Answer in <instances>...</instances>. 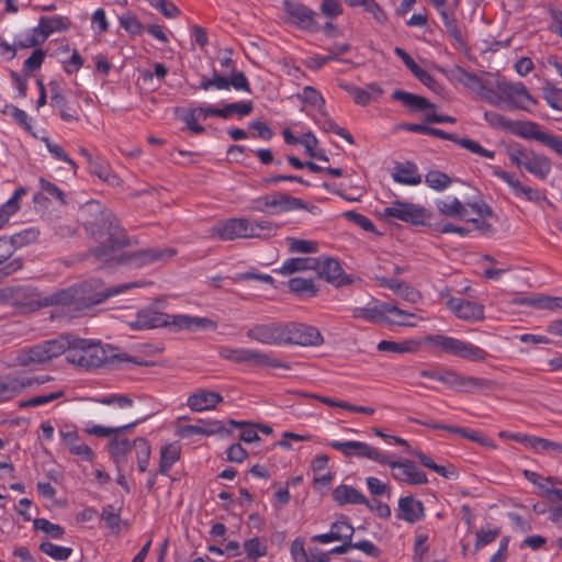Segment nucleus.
I'll use <instances>...</instances> for the list:
<instances>
[{
    "label": "nucleus",
    "instance_id": "nucleus-1",
    "mask_svg": "<svg viewBox=\"0 0 562 562\" xmlns=\"http://www.w3.org/2000/svg\"><path fill=\"white\" fill-rule=\"evenodd\" d=\"M83 225L86 231L100 245L91 247L83 259H93L95 262L108 265H127L134 268L148 266L157 262H165L176 255L173 248H147L134 252L115 256V252L130 245L128 237L119 224L114 214L100 210L99 205L89 203L82 211Z\"/></svg>",
    "mask_w": 562,
    "mask_h": 562
},
{
    "label": "nucleus",
    "instance_id": "nucleus-2",
    "mask_svg": "<svg viewBox=\"0 0 562 562\" xmlns=\"http://www.w3.org/2000/svg\"><path fill=\"white\" fill-rule=\"evenodd\" d=\"M135 286H137L136 283H123L104 288L101 280L93 279L81 283L78 288L63 289L42 295V307L63 306L68 312H80Z\"/></svg>",
    "mask_w": 562,
    "mask_h": 562
},
{
    "label": "nucleus",
    "instance_id": "nucleus-3",
    "mask_svg": "<svg viewBox=\"0 0 562 562\" xmlns=\"http://www.w3.org/2000/svg\"><path fill=\"white\" fill-rule=\"evenodd\" d=\"M69 347L67 348V360L86 369L99 368L102 366L117 367L122 362H130L132 358L126 353L117 352L116 348L106 345L91 344L86 339L66 336Z\"/></svg>",
    "mask_w": 562,
    "mask_h": 562
},
{
    "label": "nucleus",
    "instance_id": "nucleus-4",
    "mask_svg": "<svg viewBox=\"0 0 562 562\" xmlns=\"http://www.w3.org/2000/svg\"><path fill=\"white\" fill-rule=\"evenodd\" d=\"M69 347L67 337L60 336L35 346L23 348L16 352L11 363L13 367L36 368L66 352Z\"/></svg>",
    "mask_w": 562,
    "mask_h": 562
},
{
    "label": "nucleus",
    "instance_id": "nucleus-5",
    "mask_svg": "<svg viewBox=\"0 0 562 562\" xmlns=\"http://www.w3.org/2000/svg\"><path fill=\"white\" fill-rule=\"evenodd\" d=\"M426 342L432 348L440 351L459 357L461 359L472 362H483L487 359L488 353L483 348L459 338L445 335H429L426 337Z\"/></svg>",
    "mask_w": 562,
    "mask_h": 562
},
{
    "label": "nucleus",
    "instance_id": "nucleus-6",
    "mask_svg": "<svg viewBox=\"0 0 562 562\" xmlns=\"http://www.w3.org/2000/svg\"><path fill=\"white\" fill-rule=\"evenodd\" d=\"M415 315L398 308L391 303L373 302L355 311L356 318H362L374 323H387L391 325H406L404 318Z\"/></svg>",
    "mask_w": 562,
    "mask_h": 562
},
{
    "label": "nucleus",
    "instance_id": "nucleus-7",
    "mask_svg": "<svg viewBox=\"0 0 562 562\" xmlns=\"http://www.w3.org/2000/svg\"><path fill=\"white\" fill-rule=\"evenodd\" d=\"M0 302L31 312L42 307V294L31 285L8 286L0 290Z\"/></svg>",
    "mask_w": 562,
    "mask_h": 562
},
{
    "label": "nucleus",
    "instance_id": "nucleus-8",
    "mask_svg": "<svg viewBox=\"0 0 562 562\" xmlns=\"http://www.w3.org/2000/svg\"><path fill=\"white\" fill-rule=\"evenodd\" d=\"M385 217H392L411 225H425L430 213L424 206L404 201H394L384 209Z\"/></svg>",
    "mask_w": 562,
    "mask_h": 562
},
{
    "label": "nucleus",
    "instance_id": "nucleus-9",
    "mask_svg": "<svg viewBox=\"0 0 562 562\" xmlns=\"http://www.w3.org/2000/svg\"><path fill=\"white\" fill-rule=\"evenodd\" d=\"M303 206V200L288 193L274 192L255 200L254 210L271 214L286 213Z\"/></svg>",
    "mask_w": 562,
    "mask_h": 562
},
{
    "label": "nucleus",
    "instance_id": "nucleus-10",
    "mask_svg": "<svg viewBox=\"0 0 562 562\" xmlns=\"http://www.w3.org/2000/svg\"><path fill=\"white\" fill-rule=\"evenodd\" d=\"M329 446L341 452L346 458H367L378 462L379 464L389 462V454L380 451L378 448L371 447L363 441H337L329 442Z\"/></svg>",
    "mask_w": 562,
    "mask_h": 562
},
{
    "label": "nucleus",
    "instance_id": "nucleus-11",
    "mask_svg": "<svg viewBox=\"0 0 562 562\" xmlns=\"http://www.w3.org/2000/svg\"><path fill=\"white\" fill-rule=\"evenodd\" d=\"M324 341L319 330L302 323H284V345L319 346Z\"/></svg>",
    "mask_w": 562,
    "mask_h": 562
},
{
    "label": "nucleus",
    "instance_id": "nucleus-12",
    "mask_svg": "<svg viewBox=\"0 0 562 562\" xmlns=\"http://www.w3.org/2000/svg\"><path fill=\"white\" fill-rule=\"evenodd\" d=\"M496 87L510 109L528 111L529 104L537 103V100L529 93L522 82L498 80Z\"/></svg>",
    "mask_w": 562,
    "mask_h": 562
},
{
    "label": "nucleus",
    "instance_id": "nucleus-13",
    "mask_svg": "<svg viewBox=\"0 0 562 562\" xmlns=\"http://www.w3.org/2000/svg\"><path fill=\"white\" fill-rule=\"evenodd\" d=\"M382 465L390 467L392 477L400 483L408 485H424L428 483L426 473L412 460L393 461L389 457V462L382 463Z\"/></svg>",
    "mask_w": 562,
    "mask_h": 562
},
{
    "label": "nucleus",
    "instance_id": "nucleus-14",
    "mask_svg": "<svg viewBox=\"0 0 562 562\" xmlns=\"http://www.w3.org/2000/svg\"><path fill=\"white\" fill-rule=\"evenodd\" d=\"M283 9L286 13L288 22L296 27L308 31L318 29V24L315 21L316 13L305 4L294 0H284Z\"/></svg>",
    "mask_w": 562,
    "mask_h": 562
},
{
    "label": "nucleus",
    "instance_id": "nucleus-15",
    "mask_svg": "<svg viewBox=\"0 0 562 562\" xmlns=\"http://www.w3.org/2000/svg\"><path fill=\"white\" fill-rule=\"evenodd\" d=\"M246 335L249 339L263 345H284V323L271 322L267 324H256L247 330Z\"/></svg>",
    "mask_w": 562,
    "mask_h": 562
},
{
    "label": "nucleus",
    "instance_id": "nucleus-16",
    "mask_svg": "<svg viewBox=\"0 0 562 562\" xmlns=\"http://www.w3.org/2000/svg\"><path fill=\"white\" fill-rule=\"evenodd\" d=\"M494 176H496L498 179H501L505 183H507L516 196L525 199V200H527L529 202H533V203H541V202L549 203L546 194L542 191H540L539 189L522 184V182L519 181L514 175H512L507 171L501 170V169H496L494 171Z\"/></svg>",
    "mask_w": 562,
    "mask_h": 562
},
{
    "label": "nucleus",
    "instance_id": "nucleus-17",
    "mask_svg": "<svg viewBox=\"0 0 562 562\" xmlns=\"http://www.w3.org/2000/svg\"><path fill=\"white\" fill-rule=\"evenodd\" d=\"M317 263L314 265V271L321 279L338 286L349 284L350 278L344 274V270L337 259L330 257L316 258Z\"/></svg>",
    "mask_w": 562,
    "mask_h": 562
},
{
    "label": "nucleus",
    "instance_id": "nucleus-18",
    "mask_svg": "<svg viewBox=\"0 0 562 562\" xmlns=\"http://www.w3.org/2000/svg\"><path fill=\"white\" fill-rule=\"evenodd\" d=\"M447 306L462 321L474 323L484 319V305L462 297H451Z\"/></svg>",
    "mask_w": 562,
    "mask_h": 562
},
{
    "label": "nucleus",
    "instance_id": "nucleus-19",
    "mask_svg": "<svg viewBox=\"0 0 562 562\" xmlns=\"http://www.w3.org/2000/svg\"><path fill=\"white\" fill-rule=\"evenodd\" d=\"M239 364H249L259 368H280L290 370L291 366L272 356L257 349L241 348Z\"/></svg>",
    "mask_w": 562,
    "mask_h": 562
},
{
    "label": "nucleus",
    "instance_id": "nucleus-20",
    "mask_svg": "<svg viewBox=\"0 0 562 562\" xmlns=\"http://www.w3.org/2000/svg\"><path fill=\"white\" fill-rule=\"evenodd\" d=\"M170 325V315L155 311L154 308L140 310L135 321L130 323L134 330L157 328Z\"/></svg>",
    "mask_w": 562,
    "mask_h": 562
},
{
    "label": "nucleus",
    "instance_id": "nucleus-21",
    "mask_svg": "<svg viewBox=\"0 0 562 562\" xmlns=\"http://www.w3.org/2000/svg\"><path fill=\"white\" fill-rule=\"evenodd\" d=\"M397 506L396 517L408 524H415L425 517L423 502L411 495L401 497Z\"/></svg>",
    "mask_w": 562,
    "mask_h": 562
},
{
    "label": "nucleus",
    "instance_id": "nucleus-22",
    "mask_svg": "<svg viewBox=\"0 0 562 562\" xmlns=\"http://www.w3.org/2000/svg\"><path fill=\"white\" fill-rule=\"evenodd\" d=\"M13 246L5 237H0V281L8 276L19 271L23 267V259L14 257Z\"/></svg>",
    "mask_w": 562,
    "mask_h": 562
},
{
    "label": "nucleus",
    "instance_id": "nucleus-23",
    "mask_svg": "<svg viewBox=\"0 0 562 562\" xmlns=\"http://www.w3.org/2000/svg\"><path fill=\"white\" fill-rule=\"evenodd\" d=\"M223 402V396L214 391L200 390L188 397L187 405L194 412L213 409Z\"/></svg>",
    "mask_w": 562,
    "mask_h": 562
},
{
    "label": "nucleus",
    "instance_id": "nucleus-24",
    "mask_svg": "<svg viewBox=\"0 0 562 562\" xmlns=\"http://www.w3.org/2000/svg\"><path fill=\"white\" fill-rule=\"evenodd\" d=\"M247 225V218H229L213 227L212 234L222 240H233L243 238L244 229Z\"/></svg>",
    "mask_w": 562,
    "mask_h": 562
},
{
    "label": "nucleus",
    "instance_id": "nucleus-25",
    "mask_svg": "<svg viewBox=\"0 0 562 562\" xmlns=\"http://www.w3.org/2000/svg\"><path fill=\"white\" fill-rule=\"evenodd\" d=\"M333 498L339 505L346 504H362L369 509H373V506L368 498L358 490L350 485L341 484L333 491Z\"/></svg>",
    "mask_w": 562,
    "mask_h": 562
},
{
    "label": "nucleus",
    "instance_id": "nucleus-26",
    "mask_svg": "<svg viewBox=\"0 0 562 562\" xmlns=\"http://www.w3.org/2000/svg\"><path fill=\"white\" fill-rule=\"evenodd\" d=\"M32 379H22L19 376L7 375L0 379V402H4L16 396L24 389L32 386Z\"/></svg>",
    "mask_w": 562,
    "mask_h": 562
},
{
    "label": "nucleus",
    "instance_id": "nucleus-27",
    "mask_svg": "<svg viewBox=\"0 0 562 562\" xmlns=\"http://www.w3.org/2000/svg\"><path fill=\"white\" fill-rule=\"evenodd\" d=\"M390 438H392L396 445L409 448V445H408V442L405 439H403L401 437H395V436H390ZM408 452L412 456L416 457L419 460V462L425 468L436 472L440 476L446 477V479H450L451 476L454 475V471L453 470L452 471H448L443 465L437 464L430 457H428L427 454H425L420 450L408 449Z\"/></svg>",
    "mask_w": 562,
    "mask_h": 562
},
{
    "label": "nucleus",
    "instance_id": "nucleus-28",
    "mask_svg": "<svg viewBox=\"0 0 562 562\" xmlns=\"http://www.w3.org/2000/svg\"><path fill=\"white\" fill-rule=\"evenodd\" d=\"M435 205L440 215L449 218L464 220L468 213L465 204L456 196L438 199Z\"/></svg>",
    "mask_w": 562,
    "mask_h": 562
},
{
    "label": "nucleus",
    "instance_id": "nucleus-29",
    "mask_svg": "<svg viewBox=\"0 0 562 562\" xmlns=\"http://www.w3.org/2000/svg\"><path fill=\"white\" fill-rule=\"evenodd\" d=\"M392 177L395 182L405 186H417L422 183V176L418 173L417 166L412 161L396 165Z\"/></svg>",
    "mask_w": 562,
    "mask_h": 562
},
{
    "label": "nucleus",
    "instance_id": "nucleus-30",
    "mask_svg": "<svg viewBox=\"0 0 562 562\" xmlns=\"http://www.w3.org/2000/svg\"><path fill=\"white\" fill-rule=\"evenodd\" d=\"M524 168L536 178L544 180L551 172V161L544 155L530 150Z\"/></svg>",
    "mask_w": 562,
    "mask_h": 562
},
{
    "label": "nucleus",
    "instance_id": "nucleus-31",
    "mask_svg": "<svg viewBox=\"0 0 562 562\" xmlns=\"http://www.w3.org/2000/svg\"><path fill=\"white\" fill-rule=\"evenodd\" d=\"M64 442L69 451L85 461H92L94 453L89 446L80 441L78 432L75 430L60 431Z\"/></svg>",
    "mask_w": 562,
    "mask_h": 562
},
{
    "label": "nucleus",
    "instance_id": "nucleus-32",
    "mask_svg": "<svg viewBox=\"0 0 562 562\" xmlns=\"http://www.w3.org/2000/svg\"><path fill=\"white\" fill-rule=\"evenodd\" d=\"M439 15L441 16L447 34L452 37L458 44L463 45L462 33L458 26L454 10L448 2L443 3L442 7H435Z\"/></svg>",
    "mask_w": 562,
    "mask_h": 562
},
{
    "label": "nucleus",
    "instance_id": "nucleus-33",
    "mask_svg": "<svg viewBox=\"0 0 562 562\" xmlns=\"http://www.w3.org/2000/svg\"><path fill=\"white\" fill-rule=\"evenodd\" d=\"M391 98L395 101L402 102L404 106L415 111L434 110L436 108L435 104L429 102L426 98L404 90H395Z\"/></svg>",
    "mask_w": 562,
    "mask_h": 562
},
{
    "label": "nucleus",
    "instance_id": "nucleus-34",
    "mask_svg": "<svg viewBox=\"0 0 562 562\" xmlns=\"http://www.w3.org/2000/svg\"><path fill=\"white\" fill-rule=\"evenodd\" d=\"M224 430H225V426L220 420L200 419L194 425H188V426L183 427L182 431H183L184 436H191V435L212 436V435L221 434Z\"/></svg>",
    "mask_w": 562,
    "mask_h": 562
},
{
    "label": "nucleus",
    "instance_id": "nucleus-35",
    "mask_svg": "<svg viewBox=\"0 0 562 562\" xmlns=\"http://www.w3.org/2000/svg\"><path fill=\"white\" fill-rule=\"evenodd\" d=\"M170 325L179 329H194V328H215V323L205 317L189 316V315H173L170 316Z\"/></svg>",
    "mask_w": 562,
    "mask_h": 562
},
{
    "label": "nucleus",
    "instance_id": "nucleus-36",
    "mask_svg": "<svg viewBox=\"0 0 562 562\" xmlns=\"http://www.w3.org/2000/svg\"><path fill=\"white\" fill-rule=\"evenodd\" d=\"M181 449L177 442L161 447L158 473L168 475L172 465L180 459Z\"/></svg>",
    "mask_w": 562,
    "mask_h": 562
},
{
    "label": "nucleus",
    "instance_id": "nucleus-37",
    "mask_svg": "<svg viewBox=\"0 0 562 562\" xmlns=\"http://www.w3.org/2000/svg\"><path fill=\"white\" fill-rule=\"evenodd\" d=\"M452 75L454 79L465 86L467 88L480 93L483 90H486V82L483 78L477 76L474 72L467 71L462 67H456L452 70Z\"/></svg>",
    "mask_w": 562,
    "mask_h": 562
},
{
    "label": "nucleus",
    "instance_id": "nucleus-38",
    "mask_svg": "<svg viewBox=\"0 0 562 562\" xmlns=\"http://www.w3.org/2000/svg\"><path fill=\"white\" fill-rule=\"evenodd\" d=\"M69 26V20L60 15L41 16L38 20V27L46 40L55 32L67 31Z\"/></svg>",
    "mask_w": 562,
    "mask_h": 562
},
{
    "label": "nucleus",
    "instance_id": "nucleus-39",
    "mask_svg": "<svg viewBox=\"0 0 562 562\" xmlns=\"http://www.w3.org/2000/svg\"><path fill=\"white\" fill-rule=\"evenodd\" d=\"M109 453L115 464L121 468L127 462V453L132 449V442L126 438L115 436L109 443Z\"/></svg>",
    "mask_w": 562,
    "mask_h": 562
},
{
    "label": "nucleus",
    "instance_id": "nucleus-40",
    "mask_svg": "<svg viewBox=\"0 0 562 562\" xmlns=\"http://www.w3.org/2000/svg\"><path fill=\"white\" fill-rule=\"evenodd\" d=\"M513 132L525 139H533L540 144H542L547 135V132L540 130L539 124L531 121H517Z\"/></svg>",
    "mask_w": 562,
    "mask_h": 562
},
{
    "label": "nucleus",
    "instance_id": "nucleus-41",
    "mask_svg": "<svg viewBox=\"0 0 562 562\" xmlns=\"http://www.w3.org/2000/svg\"><path fill=\"white\" fill-rule=\"evenodd\" d=\"M292 293L300 297H313L318 292V288L312 279L292 278L288 282Z\"/></svg>",
    "mask_w": 562,
    "mask_h": 562
},
{
    "label": "nucleus",
    "instance_id": "nucleus-42",
    "mask_svg": "<svg viewBox=\"0 0 562 562\" xmlns=\"http://www.w3.org/2000/svg\"><path fill=\"white\" fill-rule=\"evenodd\" d=\"M315 263H317L316 258H290L283 262L278 272L288 276L299 271L314 270Z\"/></svg>",
    "mask_w": 562,
    "mask_h": 562
},
{
    "label": "nucleus",
    "instance_id": "nucleus-43",
    "mask_svg": "<svg viewBox=\"0 0 562 562\" xmlns=\"http://www.w3.org/2000/svg\"><path fill=\"white\" fill-rule=\"evenodd\" d=\"M492 386L493 382L491 380L461 374L457 392L473 393L476 391L490 390Z\"/></svg>",
    "mask_w": 562,
    "mask_h": 562
},
{
    "label": "nucleus",
    "instance_id": "nucleus-44",
    "mask_svg": "<svg viewBox=\"0 0 562 562\" xmlns=\"http://www.w3.org/2000/svg\"><path fill=\"white\" fill-rule=\"evenodd\" d=\"M50 105L56 109L65 122L79 121L78 109L71 108L65 95L50 97Z\"/></svg>",
    "mask_w": 562,
    "mask_h": 562
},
{
    "label": "nucleus",
    "instance_id": "nucleus-45",
    "mask_svg": "<svg viewBox=\"0 0 562 562\" xmlns=\"http://www.w3.org/2000/svg\"><path fill=\"white\" fill-rule=\"evenodd\" d=\"M132 448L135 450L138 470L140 472H145L151 454V447L148 440L143 437H138L133 440Z\"/></svg>",
    "mask_w": 562,
    "mask_h": 562
},
{
    "label": "nucleus",
    "instance_id": "nucleus-46",
    "mask_svg": "<svg viewBox=\"0 0 562 562\" xmlns=\"http://www.w3.org/2000/svg\"><path fill=\"white\" fill-rule=\"evenodd\" d=\"M38 237H40V229L37 227L31 226L25 229H22L19 233L11 235L7 239L13 246V252H14L19 248H22L24 246L35 243L38 239Z\"/></svg>",
    "mask_w": 562,
    "mask_h": 562
},
{
    "label": "nucleus",
    "instance_id": "nucleus-47",
    "mask_svg": "<svg viewBox=\"0 0 562 562\" xmlns=\"http://www.w3.org/2000/svg\"><path fill=\"white\" fill-rule=\"evenodd\" d=\"M453 180L447 173L440 170H429L425 175V183L432 190L441 192L452 184Z\"/></svg>",
    "mask_w": 562,
    "mask_h": 562
},
{
    "label": "nucleus",
    "instance_id": "nucleus-48",
    "mask_svg": "<svg viewBox=\"0 0 562 562\" xmlns=\"http://www.w3.org/2000/svg\"><path fill=\"white\" fill-rule=\"evenodd\" d=\"M526 303L542 310H562V297L560 296L538 295L536 297L526 299Z\"/></svg>",
    "mask_w": 562,
    "mask_h": 562
},
{
    "label": "nucleus",
    "instance_id": "nucleus-49",
    "mask_svg": "<svg viewBox=\"0 0 562 562\" xmlns=\"http://www.w3.org/2000/svg\"><path fill=\"white\" fill-rule=\"evenodd\" d=\"M244 550L248 559L257 561L259 558L267 555L268 547L265 541L254 537L244 542Z\"/></svg>",
    "mask_w": 562,
    "mask_h": 562
},
{
    "label": "nucleus",
    "instance_id": "nucleus-50",
    "mask_svg": "<svg viewBox=\"0 0 562 562\" xmlns=\"http://www.w3.org/2000/svg\"><path fill=\"white\" fill-rule=\"evenodd\" d=\"M40 550L56 561H65L72 553L71 548L57 546L49 541L42 542L40 544Z\"/></svg>",
    "mask_w": 562,
    "mask_h": 562
},
{
    "label": "nucleus",
    "instance_id": "nucleus-51",
    "mask_svg": "<svg viewBox=\"0 0 562 562\" xmlns=\"http://www.w3.org/2000/svg\"><path fill=\"white\" fill-rule=\"evenodd\" d=\"M254 110V103L252 101H240V102H233L225 104L224 108H222V119H228L232 115L236 114L240 117L246 116L251 113Z\"/></svg>",
    "mask_w": 562,
    "mask_h": 562
},
{
    "label": "nucleus",
    "instance_id": "nucleus-52",
    "mask_svg": "<svg viewBox=\"0 0 562 562\" xmlns=\"http://www.w3.org/2000/svg\"><path fill=\"white\" fill-rule=\"evenodd\" d=\"M290 252L313 254L317 252L318 244L314 240L297 239L293 237L286 238Z\"/></svg>",
    "mask_w": 562,
    "mask_h": 562
},
{
    "label": "nucleus",
    "instance_id": "nucleus-53",
    "mask_svg": "<svg viewBox=\"0 0 562 562\" xmlns=\"http://www.w3.org/2000/svg\"><path fill=\"white\" fill-rule=\"evenodd\" d=\"M33 526L36 530H41V531L47 533L53 539H60V538H63V536L65 533L64 527H61L57 524H53L45 518L34 519Z\"/></svg>",
    "mask_w": 562,
    "mask_h": 562
},
{
    "label": "nucleus",
    "instance_id": "nucleus-54",
    "mask_svg": "<svg viewBox=\"0 0 562 562\" xmlns=\"http://www.w3.org/2000/svg\"><path fill=\"white\" fill-rule=\"evenodd\" d=\"M379 285L387 288L394 291L396 294L404 296L405 299H409L411 295H414L413 289L405 285L402 281L397 279H387V278H376Z\"/></svg>",
    "mask_w": 562,
    "mask_h": 562
},
{
    "label": "nucleus",
    "instance_id": "nucleus-55",
    "mask_svg": "<svg viewBox=\"0 0 562 562\" xmlns=\"http://www.w3.org/2000/svg\"><path fill=\"white\" fill-rule=\"evenodd\" d=\"M508 159L516 167H524L530 150L524 148L519 144H512L506 148Z\"/></svg>",
    "mask_w": 562,
    "mask_h": 562
},
{
    "label": "nucleus",
    "instance_id": "nucleus-56",
    "mask_svg": "<svg viewBox=\"0 0 562 562\" xmlns=\"http://www.w3.org/2000/svg\"><path fill=\"white\" fill-rule=\"evenodd\" d=\"M26 194V189L21 187L18 188L13 195L0 206L1 212L5 213L8 216L14 215L21 207V199Z\"/></svg>",
    "mask_w": 562,
    "mask_h": 562
},
{
    "label": "nucleus",
    "instance_id": "nucleus-57",
    "mask_svg": "<svg viewBox=\"0 0 562 562\" xmlns=\"http://www.w3.org/2000/svg\"><path fill=\"white\" fill-rule=\"evenodd\" d=\"M456 143L461 147L470 150L473 154L480 155L482 157L493 159L495 157V153L488 149L483 148L477 142L470 138H460L457 137Z\"/></svg>",
    "mask_w": 562,
    "mask_h": 562
},
{
    "label": "nucleus",
    "instance_id": "nucleus-58",
    "mask_svg": "<svg viewBox=\"0 0 562 562\" xmlns=\"http://www.w3.org/2000/svg\"><path fill=\"white\" fill-rule=\"evenodd\" d=\"M44 140L47 150L54 156L55 159L65 161L74 171L77 170V164L69 157V155L64 150V148L60 145L52 143L48 138H45Z\"/></svg>",
    "mask_w": 562,
    "mask_h": 562
},
{
    "label": "nucleus",
    "instance_id": "nucleus-59",
    "mask_svg": "<svg viewBox=\"0 0 562 562\" xmlns=\"http://www.w3.org/2000/svg\"><path fill=\"white\" fill-rule=\"evenodd\" d=\"M89 170L91 173L95 175L98 178L108 183H113V181L116 179V177L109 169L108 165L99 160L91 161L89 164Z\"/></svg>",
    "mask_w": 562,
    "mask_h": 562
},
{
    "label": "nucleus",
    "instance_id": "nucleus-60",
    "mask_svg": "<svg viewBox=\"0 0 562 562\" xmlns=\"http://www.w3.org/2000/svg\"><path fill=\"white\" fill-rule=\"evenodd\" d=\"M64 396L63 391H56L48 394H43L38 396H34L27 401H24L20 404L21 407H36L41 405H46L55 400H58Z\"/></svg>",
    "mask_w": 562,
    "mask_h": 562
},
{
    "label": "nucleus",
    "instance_id": "nucleus-61",
    "mask_svg": "<svg viewBox=\"0 0 562 562\" xmlns=\"http://www.w3.org/2000/svg\"><path fill=\"white\" fill-rule=\"evenodd\" d=\"M342 215L345 218L355 223L356 225H358L366 232H374V229H375V225L369 217H367L356 211H346Z\"/></svg>",
    "mask_w": 562,
    "mask_h": 562
},
{
    "label": "nucleus",
    "instance_id": "nucleus-62",
    "mask_svg": "<svg viewBox=\"0 0 562 562\" xmlns=\"http://www.w3.org/2000/svg\"><path fill=\"white\" fill-rule=\"evenodd\" d=\"M45 52L41 48H36L29 58H26L23 63V70L25 72L32 74L41 68L44 58Z\"/></svg>",
    "mask_w": 562,
    "mask_h": 562
},
{
    "label": "nucleus",
    "instance_id": "nucleus-63",
    "mask_svg": "<svg viewBox=\"0 0 562 562\" xmlns=\"http://www.w3.org/2000/svg\"><path fill=\"white\" fill-rule=\"evenodd\" d=\"M233 87L235 90L238 91H245L250 93V83L246 77V75L243 71L235 70V68H232L231 76H229V87Z\"/></svg>",
    "mask_w": 562,
    "mask_h": 562
},
{
    "label": "nucleus",
    "instance_id": "nucleus-64",
    "mask_svg": "<svg viewBox=\"0 0 562 562\" xmlns=\"http://www.w3.org/2000/svg\"><path fill=\"white\" fill-rule=\"evenodd\" d=\"M331 530L335 533L338 541L351 540L355 532L353 527L345 520L335 521L331 525Z\"/></svg>",
    "mask_w": 562,
    "mask_h": 562
}]
</instances>
